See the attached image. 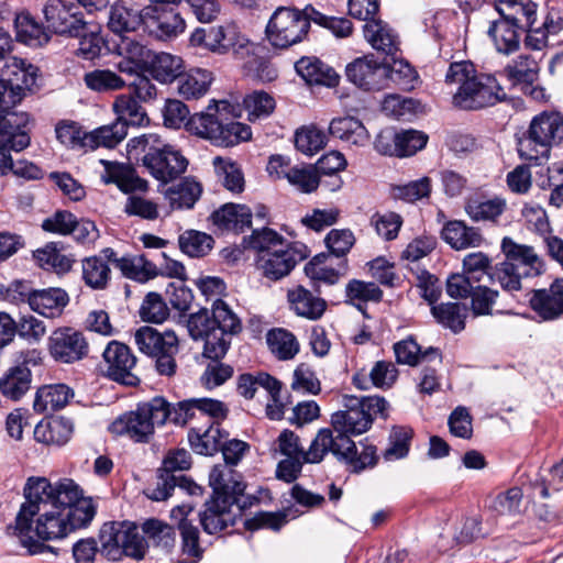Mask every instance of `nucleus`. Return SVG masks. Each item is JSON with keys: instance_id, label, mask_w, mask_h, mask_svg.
Here are the masks:
<instances>
[{"instance_id": "obj_1", "label": "nucleus", "mask_w": 563, "mask_h": 563, "mask_svg": "<svg viewBox=\"0 0 563 563\" xmlns=\"http://www.w3.org/2000/svg\"><path fill=\"white\" fill-rule=\"evenodd\" d=\"M24 503L15 517L13 533L30 555L51 547L41 541H55L87 527L96 515L91 498L81 497L73 479L52 484L45 477H30L23 489Z\"/></svg>"}, {"instance_id": "obj_2", "label": "nucleus", "mask_w": 563, "mask_h": 563, "mask_svg": "<svg viewBox=\"0 0 563 563\" xmlns=\"http://www.w3.org/2000/svg\"><path fill=\"white\" fill-rule=\"evenodd\" d=\"M386 408L387 401L379 396H344V409L331 416L333 429L322 428L319 430L330 433L332 443L329 453H332L350 472L361 473L377 464L376 446L361 442V451H358L351 435L366 432L372 427L375 417L379 413L383 415Z\"/></svg>"}, {"instance_id": "obj_3", "label": "nucleus", "mask_w": 563, "mask_h": 563, "mask_svg": "<svg viewBox=\"0 0 563 563\" xmlns=\"http://www.w3.org/2000/svg\"><path fill=\"white\" fill-rule=\"evenodd\" d=\"M212 495L199 511V521L208 534H217L235 525L247 506L243 500L245 484L233 470L216 465L209 474Z\"/></svg>"}, {"instance_id": "obj_4", "label": "nucleus", "mask_w": 563, "mask_h": 563, "mask_svg": "<svg viewBox=\"0 0 563 563\" xmlns=\"http://www.w3.org/2000/svg\"><path fill=\"white\" fill-rule=\"evenodd\" d=\"M187 328L194 340H203V355L211 361L225 356L231 339L242 330L241 320L221 299L212 305L211 314L207 309L191 313Z\"/></svg>"}, {"instance_id": "obj_5", "label": "nucleus", "mask_w": 563, "mask_h": 563, "mask_svg": "<svg viewBox=\"0 0 563 563\" xmlns=\"http://www.w3.org/2000/svg\"><path fill=\"white\" fill-rule=\"evenodd\" d=\"M445 84L457 86L452 103L462 110H481L493 107L506 98L495 76L478 74L473 63L455 62L449 66Z\"/></svg>"}, {"instance_id": "obj_6", "label": "nucleus", "mask_w": 563, "mask_h": 563, "mask_svg": "<svg viewBox=\"0 0 563 563\" xmlns=\"http://www.w3.org/2000/svg\"><path fill=\"white\" fill-rule=\"evenodd\" d=\"M129 159L141 162L148 174L167 184L186 172L188 161L174 145L155 133L142 134L126 144Z\"/></svg>"}, {"instance_id": "obj_7", "label": "nucleus", "mask_w": 563, "mask_h": 563, "mask_svg": "<svg viewBox=\"0 0 563 563\" xmlns=\"http://www.w3.org/2000/svg\"><path fill=\"white\" fill-rule=\"evenodd\" d=\"M501 251L506 258L494 267L492 282H497L508 292L520 290L522 278L536 277L544 272L543 260L530 245L517 243L507 236L501 241Z\"/></svg>"}, {"instance_id": "obj_8", "label": "nucleus", "mask_w": 563, "mask_h": 563, "mask_svg": "<svg viewBox=\"0 0 563 563\" xmlns=\"http://www.w3.org/2000/svg\"><path fill=\"white\" fill-rule=\"evenodd\" d=\"M167 421L165 398L156 396L148 401L139 404L134 410L118 417L109 427L111 433L126 437L136 443H148L155 431V426Z\"/></svg>"}, {"instance_id": "obj_9", "label": "nucleus", "mask_w": 563, "mask_h": 563, "mask_svg": "<svg viewBox=\"0 0 563 563\" xmlns=\"http://www.w3.org/2000/svg\"><path fill=\"white\" fill-rule=\"evenodd\" d=\"M100 554L109 561H120L123 556L142 560L148 543L130 521L106 522L99 532Z\"/></svg>"}, {"instance_id": "obj_10", "label": "nucleus", "mask_w": 563, "mask_h": 563, "mask_svg": "<svg viewBox=\"0 0 563 563\" xmlns=\"http://www.w3.org/2000/svg\"><path fill=\"white\" fill-rule=\"evenodd\" d=\"M563 142V115L542 112L536 115L527 134L518 143L519 155L531 162L548 158L551 146Z\"/></svg>"}, {"instance_id": "obj_11", "label": "nucleus", "mask_w": 563, "mask_h": 563, "mask_svg": "<svg viewBox=\"0 0 563 563\" xmlns=\"http://www.w3.org/2000/svg\"><path fill=\"white\" fill-rule=\"evenodd\" d=\"M218 102L212 100L206 112L195 113L187 123L188 131L225 147L250 140V126L238 121L224 122L218 117Z\"/></svg>"}, {"instance_id": "obj_12", "label": "nucleus", "mask_w": 563, "mask_h": 563, "mask_svg": "<svg viewBox=\"0 0 563 563\" xmlns=\"http://www.w3.org/2000/svg\"><path fill=\"white\" fill-rule=\"evenodd\" d=\"M312 15L308 8L299 10L291 7H278L266 25V37L276 48H288L302 42L310 30Z\"/></svg>"}, {"instance_id": "obj_13", "label": "nucleus", "mask_w": 563, "mask_h": 563, "mask_svg": "<svg viewBox=\"0 0 563 563\" xmlns=\"http://www.w3.org/2000/svg\"><path fill=\"white\" fill-rule=\"evenodd\" d=\"M134 342L140 352L155 358V368L161 375L173 376L177 364L175 356L179 351L178 338L173 331L159 332L143 325L134 333Z\"/></svg>"}, {"instance_id": "obj_14", "label": "nucleus", "mask_w": 563, "mask_h": 563, "mask_svg": "<svg viewBox=\"0 0 563 563\" xmlns=\"http://www.w3.org/2000/svg\"><path fill=\"white\" fill-rule=\"evenodd\" d=\"M46 29L59 35H85L87 23L78 7L69 0H46L42 7Z\"/></svg>"}, {"instance_id": "obj_15", "label": "nucleus", "mask_w": 563, "mask_h": 563, "mask_svg": "<svg viewBox=\"0 0 563 563\" xmlns=\"http://www.w3.org/2000/svg\"><path fill=\"white\" fill-rule=\"evenodd\" d=\"M30 121L27 113L0 114V176L8 174L13 162L11 152L29 146L30 136L25 130Z\"/></svg>"}, {"instance_id": "obj_16", "label": "nucleus", "mask_w": 563, "mask_h": 563, "mask_svg": "<svg viewBox=\"0 0 563 563\" xmlns=\"http://www.w3.org/2000/svg\"><path fill=\"white\" fill-rule=\"evenodd\" d=\"M389 69L373 54L354 58L345 66L346 79L364 91H378L386 87Z\"/></svg>"}, {"instance_id": "obj_17", "label": "nucleus", "mask_w": 563, "mask_h": 563, "mask_svg": "<svg viewBox=\"0 0 563 563\" xmlns=\"http://www.w3.org/2000/svg\"><path fill=\"white\" fill-rule=\"evenodd\" d=\"M307 256V246L302 243L295 242L258 255L257 265L265 277L272 280H278L287 276L294 267Z\"/></svg>"}, {"instance_id": "obj_18", "label": "nucleus", "mask_w": 563, "mask_h": 563, "mask_svg": "<svg viewBox=\"0 0 563 563\" xmlns=\"http://www.w3.org/2000/svg\"><path fill=\"white\" fill-rule=\"evenodd\" d=\"M108 378L125 386H136L140 377L134 373L136 357L130 347L118 341L110 342L102 354Z\"/></svg>"}, {"instance_id": "obj_19", "label": "nucleus", "mask_w": 563, "mask_h": 563, "mask_svg": "<svg viewBox=\"0 0 563 563\" xmlns=\"http://www.w3.org/2000/svg\"><path fill=\"white\" fill-rule=\"evenodd\" d=\"M48 351L55 361L71 364L88 355L89 344L80 331L65 327L53 331L48 338Z\"/></svg>"}, {"instance_id": "obj_20", "label": "nucleus", "mask_w": 563, "mask_h": 563, "mask_svg": "<svg viewBox=\"0 0 563 563\" xmlns=\"http://www.w3.org/2000/svg\"><path fill=\"white\" fill-rule=\"evenodd\" d=\"M143 26L158 40L176 37L185 30V21L176 7L148 4L142 9Z\"/></svg>"}, {"instance_id": "obj_21", "label": "nucleus", "mask_w": 563, "mask_h": 563, "mask_svg": "<svg viewBox=\"0 0 563 563\" xmlns=\"http://www.w3.org/2000/svg\"><path fill=\"white\" fill-rule=\"evenodd\" d=\"M331 443L328 431H318L302 457H287L278 463L276 470L277 477L287 483L294 482L301 473L305 463L317 464L323 461L324 456L329 453V449H331Z\"/></svg>"}, {"instance_id": "obj_22", "label": "nucleus", "mask_w": 563, "mask_h": 563, "mask_svg": "<svg viewBox=\"0 0 563 563\" xmlns=\"http://www.w3.org/2000/svg\"><path fill=\"white\" fill-rule=\"evenodd\" d=\"M36 70L32 64L9 53L0 57V77L18 87L25 96L36 82Z\"/></svg>"}, {"instance_id": "obj_23", "label": "nucleus", "mask_w": 563, "mask_h": 563, "mask_svg": "<svg viewBox=\"0 0 563 563\" xmlns=\"http://www.w3.org/2000/svg\"><path fill=\"white\" fill-rule=\"evenodd\" d=\"M234 26H209L196 29L191 36L192 46L205 47L213 53L224 54L235 45Z\"/></svg>"}, {"instance_id": "obj_24", "label": "nucleus", "mask_w": 563, "mask_h": 563, "mask_svg": "<svg viewBox=\"0 0 563 563\" xmlns=\"http://www.w3.org/2000/svg\"><path fill=\"white\" fill-rule=\"evenodd\" d=\"M530 306L542 320H554L563 314V279H556L549 289L534 290Z\"/></svg>"}, {"instance_id": "obj_25", "label": "nucleus", "mask_w": 563, "mask_h": 563, "mask_svg": "<svg viewBox=\"0 0 563 563\" xmlns=\"http://www.w3.org/2000/svg\"><path fill=\"white\" fill-rule=\"evenodd\" d=\"M366 41L377 52L390 56L396 63V55L399 52V38L395 31L382 20H372L363 26Z\"/></svg>"}, {"instance_id": "obj_26", "label": "nucleus", "mask_w": 563, "mask_h": 563, "mask_svg": "<svg viewBox=\"0 0 563 563\" xmlns=\"http://www.w3.org/2000/svg\"><path fill=\"white\" fill-rule=\"evenodd\" d=\"M102 163L104 164V173L101 179L104 184H115L125 194L147 190V181L141 178L131 166L112 162Z\"/></svg>"}, {"instance_id": "obj_27", "label": "nucleus", "mask_w": 563, "mask_h": 563, "mask_svg": "<svg viewBox=\"0 0 563 563\" xmlns=\"http://www.w3.org/2000/svg\"><path fill=\"white\" fill-rule=\"evenodd\" d=\"M252 210L245 205L225 203L211 214L212 223L223 231L243 232L251 227Z\"/></svg>"}, {"instance_id": "obj_28", "label": "nucleus", "mask_w": 563, "mask_h": 563, "mask_svg": "<svg viewBox=\"0 0 563 563\" xmlns=\"http://www.w3.org/2000/svg\"><path fill=\"white\" fill-rule=\"evenodd\" d=\"M296 71L310 85L334 87L339 84V75L329 65L317 57H301L295 64Z\"/></svg>"}, {"instance_id": "obj_29", "label": "nucleus", "mask_w": 563, "mask_h": 563, "mask_svg": "<svg viewBox=\"0 0 563 563\" xmlns=\"http://www.w3.org/2000/svg\"><path fill=\"white\" fill-rule=\"evenodd\" d=\"M213 74L203 68H192L183 73L177 80V92L186 100L202 98L210 89L213 81Z\"/></svg>"}, {"instance_id": "obj_30", "label": "nucleus", "mask_w": 563, "mask_h": 563, "mask_svg": "<svg viewBox=\"0 0 563 563\" xmlns=\"http://www.w3.org/2000/svg\"><path fill=\"white\" fill-rule=\"evenodd\" d=\"M69 297L62 288L36 289L31 299V309L46 318L59 317Z\"/></svg>"}, {"instance_id": "obj_31", "label": "nucleus", "mask_w": 563, "mask_h": 563, "mask_svg": "<svg viewBox=\"0 0 563 563\" xmlns=\"http://www.w3.org/2000/svg\"><path fill=\"white\" fill-rule=\"evenodd\" d=\"M521 30L518 23L501 16V19L492 22L487 33L496 49L508 55L519 48Z\"/></svg>"}, {"instance_id": "obj_32", "label": "nucleus", "mask_w": 563, "mask_h": 563, "mask_svg": "<svg viewBox=\"0 0 563 563\" xmlns=\"http://www.w3.org/2000/svg\"><path fill=\"white\" fill-rule=\"evenodd\" d=\"M384 136L379 135L375 147L378 152L383 154H396L397 156L404 157V156H411L416 154L418 151L422 150L428 141V136L416 130H406L399 133H396L393 137L394 140V150L386 148L383 145Z\"/></svg>"}, {"instance_id": "obj_33", "label": "nucleus", "mask_w": 563, "mask_h": 563, "mask_svg": "<svg viewBox=\"0 0 563 563\" xmlns=\"http://www.w3.org/2000/svg\"><path fill=\"white\" fill-rule=\"evenodd\" d=\"M73 432L71 420L57 417L48 422H38L34 428V438L37 442L47 445L62 446L70 440Z\"/></svg>"}, {"instance_id": "obj_34", "label": "nucleus", "mask_w": 563, "mask_h": 563, "mask_svg": "<svg viewBox=\"0 0 563 563\" xmlns=\"http://www.w3.org/2000/svg\"><path fill=\"white\" fill-rule=\"evenodd\" d=\"M32 374L25 364L9 368L0 378V393L5 398L18 401L31 388Z\"/></svg>"}, {"instance_id": "obj_35", "label": "nucleus", "mask_w": 563, "mask_h": 563, "mask_svg": "<svg viewBox=\"0 0 563 563\" xmlns=\"http://www.w3.org/2000/svg\"><path fill=\"white\" fill-rule=\"evenodd\" d=\"M228 433L220 429V424L211 423L206 430L192 428L188 432V441L194 452L200 455H213L220 450L222 441Z\"/></svg>"}, {"instance_id": "obj_36", "label": "nucleus", "mask_w": 563, "mask_h": 563, "mask_svg": "<svg viewBox=\"0 0 563 563\" xmlns=\"http://www.w3.org/2000/svg\"><path fill=\"white\" fill-rule=\"evenodd\" d=\"M500 16L518 23L525 30L536 22L537 4L532 0H495Z\"/></svg>"}, {"instance_id": "obj_37", "label": "nucleus", "mask_w": 563, "mask_h": 563, "mask_svg": "<svg viewBox=\"0 0 563 563\" xmlns=\"http://www.w3.org/2000/svg\"><path fill=\"white\" fill-rule=\"evenodd\" d=\"M442 239L455 250L479 246L483 236L478 229L467 227L463 221H449L442 229Z\"/></svg>"}, {"instance_id": "obj_38", "label": "nucleus", "mask_w": 563, "mask_h": 563, "mask_svg": "<svg viewBox=\"0 0 563 563\" xmlns=\"http://www.w3.org/2000/svg\"><path fill=\"white\" fill-rule=\"evenodd\" d=\"M287 297L294 311L309 320L321 318L327 307L322 298L313 296L311 291L302 286L289 290Z\"/></svg>"}, {"instance_id": "obj_39", "label": "nucleus", "mask_w": 563, "mask_h": 563, "mask_svg": "<svg viewBox=\"0 0 563 563\" xmlns=\"http://www.w3.org/2000/svg\"><path fill=\"white\" fill-rule=\"evenodd\" d=\"M329 133L349 144L364 146L369 135L363 123L353 117L335 118L330 122Z\"/></svg>"}, {"instance_id": "obj_40", "label": "nucleus", "mask_w": 563, "mask_h": 563, "mask_svg": "<svg viewBox=\"0 0 563 563\" xmlns=\"http://www.w3.org/2000/svg\"><path fill=\"white\" fill-rule=\"evenodd\" d=\"M382 297V289L373 282L352 279L345 286V302L355 307L365 317L367 302H378Z\"/></svg>"}, {"instance_id": "obj_41", "label": "nucleus", "mask_w": 563, "mask_h": 563, "mask_svg": "<svg viewBox=\"0 0 563 563\" xmlns=\"http://www.w3.org/2000/svg\"><path fill=\"white\" fill-rule=\"evenodd\" d=\"M112 110L117 115L115 120L125 123L126 130L129 125L142 126L150 121L145 109L131 93L119 95L112 103Z\"/></svg>"}, {"instance_id": "obj_42", "label": "nucleus", "mask_w": 563, "mask_h": 563, "mask_svg": "<svg viewBox=\"0 0 563 563\" xmlns=\"http://www.w3.org/2000/svg\"><path fill=\"white\" fill-rule=\"evenodd\" d=\"M175 487H179L188 492L190 495H200L202 488L187 478L185 475H175L168 471L163 470L159 474L156 486L153 489L150 498L156 501L165 500L170 495Z\"/></svg>"}, {"instance_id": "obj_43", "label": "nucleus", "mask_w": 563, "mask_h": 563, "mask_svg": "<svg viewBox=\"0 0 563 563\" xmlns=\"http://www.w3.org/2000/svg\"><path fill=\"white\" fill-rule=\"evenodd\" d=\"M150 73L154 79L162 84L177 81L184 73V60L181 57L169 53H156L151 59Z\"/></svg>"}, {"instance_id": "obj_44", "label": "nucleus", "mask_w": 563, "mask_h": 563, "mask_svg": "<svg viewBox=\"0 0 563 563\" xmlns=\"http://www.w3.org/2000/svg\"><path fill=\"white\" fill-rule=\"evenodd\" d=\"M73 397L71 389L65 384L44 386L36 391L33 407L36 411H57L64 408Z\"/></svg>"}, {"instance_id": "obj_45", "label": "nucleus", "mask_w": 563, "mask_h": 563, "mask_svg": "<svg viewBox=\"0 0 563 563\" xmlns=\"http://www.w3.org/2000/svg\"><path fill=\"white\" fill-rule=\"evenodd\" d=\"M394 352L399 364H406L409 366H416L420 361L438 360L441 362V354L438 349L428 347L422 351L412 336H408L407 339L395 343Z\"/></svg>"}, {"instance_id": "obj_46", "label": "nucleus", "mask_w": 563, "mask_h": 563, "mask_svg": "<svg viewBox=\"0 0 563 563\" xmlns=\"http://www.w3.org/2000/svg\"><path fill=\"white\" fill-rule=\"evenodd\" d=\"M16 40L29 46H42L49 41L46 29L29 12H22L14 20Z\"/></svg>"}, {"instance_id": "obj_47", "label": "nucleus", "mask_w": 563, "mask_h": 563, "mask_svg": "<svg viewBox=\"0 0 563 563\" xmlns=\"http://www.w3.org/2000/svg\"><path fill=\"white\" fill-rule=\"evenodd\" d=\"M202 192L201 185L192 178L186 177L177 185L169 187L165 197L176 209H191Z\"/></svg>"}, {"instance_id": "obj_48", "label": "nucleus", "mask_w": 563, "mask_h": 563, "mask_svg": "<svg viewBox=\"0 0 563 563\" xmlns=\"http://www.w3.org/2000/svg\"><path fill=\"white\" fill-rule=\"evenodd\" d=\"M143 25L142 10L137 11L124 4L114 3L109 12V29L120 36L124 33L134 32L139 25Z\"/></svg>"}, {"instance_id": "obj_49", "label": "nucleus", "mask_w": 563, "mask_h": 563, "mask_svg": "<svg viewBox=\"0 0 563 563\" xmlns=\"http://www.w3.org/2000/svg\"><path fill=\"white\" fill-rule=\"evenodd\" d=\"M82 81L86 87L98 93H110L125 88V80L115 71L108 68H98L87 71Z\"/></svg>"}, {"instance_id": "obj_50", "label": "nucleus", "mask_w": 563, "mask_h": 563, "mask_svg": "<svg viewBox=\"0 0 563 563\" xmlns=\"http://www.w3.org/2000/svg\"><path fill=\"white\" fill-rule=\"evenodd\" d=\"M34 258L42 268L57 274L69 272L75 263L73 255L63 253L56 243H47L44 247L36 250Z\"/></svg>"}, {"instance_id": "obj_51", "label": "nucleus", "mask_w": 563, "mask_h": 563, "mask_svg": "<svg viewBox=\"0 0 563 563\" xmlns=\"http://www.w3.org/2000/svg\"><path fill=\"white\" fill-rule=\"evenodd\" d=\"M269 351L282 361L294 358L299 352V342L288 330L276 328L266 334Z\"/></svg>"}, {"instance_id": "obj_52", "label": "nucleus", "mask_w": 563, "mask_h": 563, "mask_svg": "<svg viewBox=\"0 0 563 563\" xmlns=\"http://www.w3.org/2000/svg\"><path fill=\"white\" fill-rule=\"evenodd\" d=\"M126 135L125 123L115 120L111 124L102 125L89 132L86 141L88 142L89 150H95L99 146L112 148L123 141Z\"/></svg>"}, {"instance_id": "obj_53", "label": "nucleus", "mask_w": 563, "mask_h": 563, "mask_svg": "<svg viewBox=\"0 0 563 563\" xmlns=\"http://www.w3.org/2000/svg\"><path fill=\"white\" fill-rule=\"evenodd\" d=\"M142 532L148 538L154 547L162 551L169 552L175 548L176 533L172 526L166 522L150 518L142 525Z\"/></svg>"}, {"instance_id": "obj_54", "label": "nucleus", "mask_w": 563, "mask_h": 563, "mask_svg": "<svg viewBox=\"0 0 563 563\" xmlns=\"http://www.w3.org/2000/svg\"><path fill=\"white\" fill-rule=\"evenodd\" d=\"M260 387L267 393L276 394L279 380L264 372L257 374L245 373L240 375L238 379V391L244 398L252 399Z\"/></svg>"}, {"instance_id": "obj_55", "label": "nucleus", "mask_w": 563, "mask_h": 563, "mask_svg": "<svg viewBox=\"0 0 563 563\" xmlns=\"http://www.w3.org/2000/svg\"><path fill=\"white\" fill-rule=\"evenodd\" d=\"M119 269L131 279L144 283L157 275V267L144 255L122 256Z\"/></svg>"}, {"instance_id": "obj_56", "label": "nucleus", "mask_w": 563, "mask_h": 563, "mask_svg": "<svg viewBox=\"0 0 563 563\" xmlns=\"http://www.w3.org/2000/svg\"><path fill=\"white\" fill-rule=\"evenodd\" d=\"M180 250L190 257L206 256L213 247L214 240L211 235L196 231H185L178 239Z\"/></svg>"}, {"instance_id": "obj_57", "label": "nucleus", "mask_w": 563, "mask_h": 563, "mask_svg": "<svg viewBox=\"0 0 563 563\" xmlns=\"http://www.w3.org/2000/svg\"><path fill=\"white\" fill-rule=\"evenodd\" d=\"M82 278L92 289H104L110 279V268L99 256L87 257L82 261Z\"/></svg>"}, {"instance_id": "obj_58", "label": "nucleus", "mask_w": 563, "mask_h": 563, "mask_svg": "<svg viewBox=\"0 0 563 563\" xmlns=\"http://www.w3.org/2000/svg\"><path fill=\"white\" fill-rule=\"evenodd\" d=\"M523 494L521 488L511 487L496 496L493 501V509L498 516L517 518L523 515L522 506Z\"/></svg>"}, {"instance_id": "obj_59", "label": "nucleus", "mask_w": 563, "mask_h": 563, "mask_svg": "<svg viewBox=\"0 0 563 563\" xmlns=\"http://www.w3.org/2000/svg\"><path fill=\"white\" fill-rule=\"evenodd\" d=\"M506 209V200L493 198L485 201L471 200L465 206V211L474 221H495Z\"/></svg>"}, {"instance_id": "obj_60", "label": "nucleus", "mask_w": 563, "mask_h": 563, "mask_svg": "<svg viewBox=\"0 0 563 563\" xmlns=\"http://www.w3.org/2000/svg\"><path fill=\"white\" fill-rule=\"evenodd\" d=\"M431 312L439 323L453 332H460L465 328V307L457 302L433 305Z\"/></svg>"}, {"instance_id": "obj_61", "label": "nucleus", "mask_w": 563, "mask_h": 563, "mask_svg": "<svg viewBox=\"0 0 563 563\" xmlns=\"http://www.w3.org/2000/svg\"><path fill=\"white\" fill-rule=\"evenodd\" d=\"M412 430L406 427H395L388 437V446L383 452L386 461H396L408 455Z\"/></svg>"}, {"instance_id": "obj_62", "label": "nucleus", "mask_w": 563, "mask_h": 563, "mask_svg": "<svg viewBox=\"0 0 563 563\" xmlns=\"http://www.w3.org/2000/svg\"><path fill=\"white\" fill-rule=\"evenodd\" d=\"M325 143V133L314 125L301 128L295 135L297 150L308 155L318 153L324 147Z\"/></svg>"}, {"instance_id": "obj_63", "label": "nucleus", "mask_w": 563, "mask_h": 563, "mask_svg": "<svg viewBox=\"0 0 563 563\" xmlns=\"http://www.w3.org/2000/svg\"><path fill=\"white\" fill-rule=\"evenodd\" d=\"M249 120L255 121L268 117L275 109L274 98L265 91H253L243 99Z\"/></svg>"}, {"instance_id": "obj_64", "label": "nucleus", "mask_w": 563, "mask_h": 563, "mask_svg": "<svg viewBox=\"0 0 563 563\" xmlns=\"http://www.w3.org/2000/svg\"><path fill=\"white\" fill-rule=\"evenodd\" d=\"M55 131L58 141L67 147L89 150L86 141L89 132H85L78 123L64 121L57 124Z\"/></svg>"}]
</instances>
